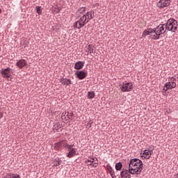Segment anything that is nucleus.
<instances>
[{
  "instance_id": "f257e3e1",
  "label": "nucleus",
  "mask_w": 178,
  "mask_h": 178,
  "mask_svg": "<svg viewBox=\"0 0 178 178\" xmlns=\"http://www.w3.org/2000/svg\"><path fill=\"white\" fill-rule=\"evenodd\" d=\"M95 12L94 10H90L87 12L83 15H76V19H79L76 22H75L73 24L74 29H78V30H80V29H83L84 26L90 22V20H92L93 17H95Z\"/></svg>"
},
{
  "instance_id": "f03ea898",
  "label": "nucleus",
  "mask_w": 178,
  "mask_h": 178,
  "mask_svg": "<svg viewBox=\"0 0 178 178\" xmlns=\"http://www.w3.org/2000/svg\"><path fill=\"white\" fill-rule=\"evenodd\" d=\"M128 168L131 175H140L144 169V164L140 159H132L129 162Z\"/></svg>"
},
{
  "instance_id": "7ed1b4c3",
  "label": "nucleus",
  "mask_w": 178,
  "mask_h": 178,
  "mask_svg": "<svg viewBox=\"0 0 178 178\" xmlns=\"http://www.w3.org/2000/svg\"><path fill=\"white\" fill-rule=\"evenodd\" d=\"M164 25L165 26V30H168V31L176 33L177 31V21L173 18L169 19Z\"/></svg>"
},
{
  "instance_id": "20e7f679",
  "label": "nucleus",
  "mask_w": 178,
  "mask_h": 178,
  "mask_svg": "<svg viewBox=\"0 0 178 178\" xmlns=\"http://www.w3.org/2000/svg\"><path fill=\"white\" fill-rule=\"evenodd\" d=\"M13 72V70H12V69L9 67H8L7 68H2L0 70V73L3 79H10V77L12 76Z\"/></svg>"
},
{
  "instance_id": "39448f33",
  "label": "nucleus",
  "mask_w": 178,
  "mask_h": 178,
  "mask_svg": "<svg viewBox=\"0 0 178 178\" xmlns=\"http://www.w3.org/2000/svg\"><path fill=\"white\" fill-rule=\"evenodd\" d=\"M154 33H157V35H162V34H164L166 33V26L165 24H159L156 28H154Z\"/></svg>"
},
{
  "instance_id": "423d86ee",
  "label": "nucleus",
  "mask_w": 178,
  "mask_h": 178,
  "mask_svg": "<svg viewBox=\"0 0 178 178\" xmlns=\"http://www.w3.org/2000/svg\"><path fill=\"white\" fill-rule=\"evenodd\" d=\"M133 88V83H123L120 90L122 92H129V91Z\"/></svg>"
},
{
  "instance_id": "0eeeda50",
  "label": "nucleus",
  "mask_w": 178,
  "mask_h": 178,
  "mask_svg": "<svg viewBox=\"0 0 178 178\" xmlns=\"http://www.w3.org/2000/svg\"><path fill=\"white\" fill-rule=\"evenodd\" d=\"M153 152H154L152 150L145 149L143 152H140V156L141 158H143V159H149Z\"/></svg>"
},
{
  "instance_id": "6e6552de",
  "label": "nucleus",
  "mask_w": 178,
  "mask_h": 178,
  "mask_svg": "<svg viewBox=\"0 0 178 178\" xmlns=\"http://www.w3.org/2000/svg\"><path fill=\"white\" fill-rule=\"evenodd\" d=\"M170 5V1L169 0H160L157 3V7L160 9H163V8H168Z\"/></svg>"
},
{
  "instance_id": "1a4fd4ad",
  "label": "nucleus",
  "mask_w": 178,
  "mask_h": 178,
  "mask_svg": "<svg viewBox=\"0 0 178 178\" xmlns=\"http://www.w3.org/2000/svg\"><path fill=\"white\" fill-rule=\"evenodd\" d=\"M16 66H17L19 69H23L24 67H29V64L26 60L21 59L16 63Z\"/></svg>"
},
{
  "instance_id": "9d476101",
  "label": "nucleus",
  "mask_w": 178,
  "mask_h": 178,
  "mask_svg": "<svg viewBox=\"0 0 178 178\" xmlns=\"http://www.w3.org/2000/svg\"><path fill=\"white\" fill-rule=\"evenodd\" d=\"M75 75L76 76L79 80H84L86 77H87V72L84 71H76L75 72Z\"/></svg>"
},
{
  "instance_id": "9b49d317",
  "label": "nucleus",
  "mask_w": 178,
  "mask_h": 178,
  "mask_svg": "<svg viewBox=\"0 0 178 178\" xmlns=\"http://www.w3.org/2000/svg\"><path fill=\"white\" fill-rule=\"evenodd\" d=\"M70 148L67 149L69 151L67 156V158H73V156H74V155H76V148H72L74 145H70Z\"/></svg>"
},
{
  "instance_id": "f8f14e48",
  "label": "nucleus",
  "mask_w": 178,
  "mask_h": 178,
  "mask_svg": "<svg viewBox=\"0 0 178 178\" xmlns=\"http://www.w3.org/2000/svg\"><path fill=\"white\" fill-rule=\"evenodd\" d=\"M86 52H87V55H91V54H95V47L94 45L90 44L86 47Z\"/></svg>"
},
{
  "instance_id": "ddd939ff",
  "label": "nucleus",
  "mask_w": 178,
  "mask_h": 178,
  "mask_svg": "<svg viewBox=\"0 0 178 178\" xmlns=\"http://www.w3.org/2000/svg\"><path fill=\"white\" fill-rule=\"evenodd\" d=\"M130 175L131 174L129 172V170H124V168L120 172L121 178H131Z\"/></svg>"
},
{
  "instance_id": "4468645a",
  "label": "nucleus",
  "mask_w": 178,
  "mask_h": 178,
  "mask_svg": "<svg viewBox=\"0 0 178 178\" xmlns=\"http://www.w3.org/2000/svg\"><path fill=\"white\" fill-rule=\"evenodd\" d=\"M154 29H147L143 32L142 37H147V35H151V34H154Z\"/></svg>"
},
{
  "instance_id": "2eb2a0df",
  "label": "nucleus",
  "mask_w": 178,
  "mask_h": 178,
  "mask_svg": "<svg viewBox=\"0 0 178 178\" xmlns=\"http://www.w3.org/2000/svg\"><path fill=\"white\" fill-rule=\"evenodd\" d=\"M61 148H66V149H70V145L67 144V140H63L58 142Z\"/></svg>"
},
{
  "instance_id": "dca6fc26",
  "label": "nucleus",
  "mask_w": 178,
  "mask_h": 178,
  "mask_svg": "<svg viewBox=\"0 0 178 178\" xmlns=\"http://www.w3.org/2000/svg\"><path fill=\"white\" fill-rule=\"evenodd\" d=\"M84 67V62L83 61H78L74 65V69L76 70H81Z\"/></svg>"
},
{
  "instance_id": "f3484780",
  "label": "nucleus",
  "mask_w": 178,
  "mask_h": 178,
  "mask_svg": "<svg viewBox=\"0 0 178 178\" xmlns=\"http://www.w3.org/2000/svg\"><path fill=\"white\" fill-rule=\"evenodd\" d=\"M60 81L63 86H70V84H72V81L69 79L63 78L60 79Z\"/></svg>"
},
{
  "instance_id": "a211bd4d",
  "label": "nucleus",
  "mask_w": 178,
  "mask_h": 178,
  "mask_svg": "<svg viewBox=\"0 0 178 178\" xmlns=\"http://www.w3.org/2000/svg\"><path fill=\"white\" fill-rule=\"evenodd\" d=\"M3 178H22L18 174L7 173Z\"/></svg>"
},
{
  "instance_id": "6ab92c4d",
  "label": "nucleus",
  "mask_w": 178,
  "mask_h": 178,
  "mask_svg": "<svg viewBox=\"0 0 178 178\" xmlns=\"http://www.w3.org/2000/svg\"><path fill=\"white\" fill-rule=\"evenodd\" d=\"M107 170L112 178H116V175H115V171L113 170V168H112L111 165H107Z\"/></svg>"
},
{
  "instance_id": "aec40b11",
  "label": "nucleus",
  "mask_w": 178,
  "mask_h": 178,
  "mask_svg": "<svg viewBox=\"0 0 178 178\" xmlns=\"http://www.w3.org/2000/svg\"><path fill=\"white\" fill-rule=\"evenodd\" d=\"M86 7H81L78 8L76 12V16H79L78 13H80V15H84V13H86Z\"/></svg>"
},
{
  "instance_id": "412c9836",
  "label": "nucleus",
  "mask_w": 178,
  "mask_h": 178,
  "mask_svg": "<svg viewBox=\"0 0 178 178\" xmlns=\"http://www.w3.org/2000/svg\"><path fill=\"white\" fill-rule=\"evenodd\" d=\"M60 165H62V161L60 159H56L54 160L53 166H60Z\"/></svg>"
},
{
  "instance_id": "4be33fe9",
  "label": "nucleus",
  "mask_w": 178,
  "mask_h": 178,
  "mask_svg": "<svg viewBox=\"0 0 178 178\" xmlns=\"http://www.w3.org/2000/svg\"><path fill=\"white\" fill-rule=\"evenodd\" d=\"M171 83H170L171 90H173V88H176V79L175 78H171L170 79Z\"/></svg>"
},
{
  "instance_id": "5701e85b",
  "label": "nucleus",
  "mask_w": 178,
  "mask_h": 178,
  "mask_svg": "<svg viewBox=\"0 0 178 178\" xmlns=\"http://www.w3.org/2000/svg\"><path fill=\"white\" fill-rule=\"evenodd\" d=\"M88 99H92V98H95V92L90 91L88 92Z\"/></svg>"
},
{
  "instance_id": "b1692460",
  "label": "nucleus",
  "mask_w": 178,
  "mask_h": 178,
  "mask_svg": "<svg viewBox=\"0 0 178 178\" xmlns=\"http://www.w3.org/2000/svg\"><path fill=\"white\" fill-rule=\"evenodd\" d=\"M61 127H62L60 126V123H57V124L54 125L53 130H56L57 133H59V131L60 130Z\"/></svg>"
},
{
  "instance_id": "393cba45",
  "label": "nucleus",
  "mask_w": 178,
  "mask_h": 178,
  "mask_svg": "<svg viewBox=\"0 0 178 178\" xmlns=\"http://www.w3.org/2000/svg\"><path fill=\"white\" fill-rule=\"evenodd\" d=\"M163 91H168V90H172V88L170 87V82H167L163 87Z\"/></svg>"
},
{
  "instance_id": "a878e982",
  "label": "nucleus",
  "mask_w": 178,
  "mask_h": 178,
  "mask_svg": "<svg viewBox=\"0 0 178 178\" xmlns=\"http://www.w3.org/2000/svg\"><path fill=\"white\" fill-rule=\"evenodd\" d=\"M122 168H123V164H122V162H118L115 164L116 170H122Z\"/></svg>"
},
{
  "instance_id": "bb28decb",
  "label": "nucleus",
  "mask_w": 178,
  "mask_h": 178,
  "mask_svg": "<svg viewBox=\"0 0 178 178\" xmlns=\"http://www.w3.org/2000/svg\"><path fill=\"white\" fill-rule=\"evenodd\" d=\"M152 37H153L152 38V40H159V38H161V35H157V32H153Z\"/></svg>"
},
{
  "instance_id": "cd10ccee",
  "label": "nucleus",
  "mask_w": 178,
  "mask_h": 178,
  "mask_svg": "<svg viewBox=\"0 0 178 178\" xmlns=\"http://www.w3.org/2000/svg\"><path fill=\"white\" fill-rule=\"evenodd\" d=\"M66 116L67 119H70V120H73V117L74 116V114H73V112L67 113Z\"/></svg>"
},
{
  "instance_id": "c85d7f7f",
  "label": "nucleus",
  "mask_w": 178,
  "mask_h": 178,
  "mask_svg": "<svg viewBox=\"0 0 178 178\" xmlns=\"http://www.w3.org/2000/svg\"><path fill=\"white\" fill-rule=\"evenodd\" d=\"M54 149H56V151H59V149H62V147L59 142L54 144Z\"/></svg>"
},
{
  "instance_id": "c756f323",
  "label": "nucleus",
  "mask_w": 178,
  "mask_h": 178,
  "mask_svg": "<svg viewBox=\"0 0 178 178\" xmlns=\"http://www.w3.org/2000/svg\"><path fill=\"white\" fill-rule=\"evenodd\" d=\"M35 10H36V13H38V15H42V10H41V7L36 6Z\"/></svg>"
},
{
  "instance_id": "7c9ffc66",
  "label": "nucleus",
  "mask_w": 178,
  "mask_h": 178,
  "mask_svg": "<svg viewBox=\"0 0 178 178\" xmlns=\"http://www.w3.org/2000/svg\"><path fill=\"white\" fill-rule=\"evenodd\" d=\"M85 162H86V163H88V166H92V163H94V161H92L90 159L86 160Z\"/></svg>"
},
{
  "instance_id": "2f4dec72",
  "label": "nucleus",
  "mask_w": 178,
  "mask_h": 178,
  "mask_svg": "<svg viewBox=\"0 0 178 178\" xmlns=\"http://www.w3.org/2000/svg\"><path fill=\"white\" fill-rule=\"evenodd\" d=\"M67 114V113H63L61 115L62 119H65V122H67V120H66V117H65Z\"/></svg>"
},
{
  "instance_id": "473e14b6",
  "label": "nucleus",
  "mask_w": 178,
  "mask_h": 178,
  "mask_svg": "<svg viewBox=\"0 0 178 178\" xmlns=\"http://www.w3.org/2000/svg\"><path fill=\"white\" fill-rule=\"evenodd\" d=\"M92 166H93V168H97V166H98V163L95 162V163L92 164Z\"/></svg>"
},
{
  "instance_id": "72a5a7b5",
  "label": "nucleus",
  "mask_w": 178,
  "mask_h": 178,
  "mask_svg": "<svg viewBox=\"0 0 178 178\" xmlns=\"http://www.w3.org/2000/svg\"><path fill=\"white\" fill-rule=\"evenodd\" d=\"M92 124V122H88L87 124V127H88V129H90V127H91Z\"/></svg>"
},
{
  "instance_id": "f704fd0d",
  "label": "nucleus",
  "mask_w": 178,
  "mask_h": 178,
  "mask_svg": "<svg viewBox=\"0 0 178 178\" xmlns=\"http://www.w3.org/2000/svg\"><path fill=\"white\" fill-rule=\"evenodd\" d=\"M92 159V161H93V162H98V159H97V158H92L91 159Z\"/></svg>"
},
{
  "instance_id": "c9c22d12",
  "label": "nucleus",
  "mask_w": 178,
  "mask_h": 178,
  "mask_svg": "<svg viewBox=\"0 0 178 178\" xmlns=\"http://www.w3.org/2000/svg\"><path fill=\"white\" fill-rule=\"evenodd\" d=\"M60 12V8H58L57 13H59Z\"/></svg>"
},
{
  "instance_id": "e433bc0d",
  "label": "nucleus",
  "mask_w": 178,
  "mask_h": 178,
  "mask_svg": "<svg viewBox=\"0 0 178 178\" xmlns=\"http://www.w3.org/2000/svg\"><path fill=\"white\" fill-rule=\"evenodd\" d=\"M3 115H2V114L0 115V119H1V118H3Z\"/></svg>"
},
{
  "instance_id": "4c0bfd02",
  "label": "nucleus",
  "mask_w": 178,
  "mask_h": 178,
  "mask_svg": "<svg viewBox=\"0 0 178 178\" xmlns=\"http://www.w3.org/2000/svg\"><path fill=\"white\" fill-rule=\"evenodd\" d=\"M63 165L60 166V168H63Z\"/></svg>"
}]
</instances>
